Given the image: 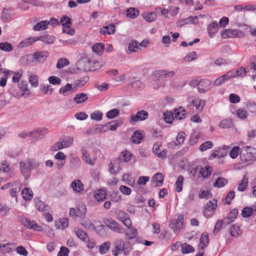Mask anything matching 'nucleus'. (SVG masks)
I'll return each mask as SVG.
<instances>
[{"label": "nucleus", "mask_w": 256, "mask_h": 256, "mask_svg": "<svg viewBox=\"0 0 256 256\" xmlns=\"http://www.w3.org/2000/svg\"><path fill=\"white\" fill-rule=\"evenodd\" d=\"M186 134L184 132H180L178 133L176 138V141L178 144H182L186 139Z\"/></svg>", "instance_id": "obj_62"}, {"label": "nucleus", "mask_w": 256, "mask_h": 256, "mask_svg": "<svg viewBox=\"0 0 256 256\" xmlns=\"http://www.w3.org/2000/svg\"><path fill=\"white\" fill-rule=\"evenodd\" d=\"M238 214V210L236 208L232 209L227 218H224V224H228L230 222L234 221V220L236 218L237 215Z\"/></svg>", "instance_id": "obj_19"}, {"label": "nucleus", "mask_w": 256, "mask_h": 256, "mask_svg": "<svg viewBox=\"0 0 256 256\" xmlns=\"http://www.w3.org/2000/svg\"><path fill=\"white\" fill-rule=\"evenodd\" d=\"M80 224L86 229L92 230L96 231L98 234H100V232L102 230H104L105 228L104 226L102 224H100L96 227L88 218L82 220L80 222Z\"/></svg>", "instance_id": "obj_7"}, {"label": "nucleus", "mask_w": 256, "mask_h": 256, "mask_svg": "<svg viewBox=\"0 0 256 256\" xmlns=\"http://www.w3.org/2000/svg\"><path fill=\"white\" fill-rule=\"evenodd\" d=\"M71 187L76 192L80 193L84 190V185L80 180H74L71 184Z\"/></svg>", "instance_id": "obj_22"}, {"label": "nucleus", "mask_w": 256, "mask_h": 256, "mask_svg": "<svg viewBox=\"0 0 256 256\" xmlns=\"http://www.w3.org/2000/svg\"><path fill=\"white\" fill-rule=\"evenodd\" d=\"M186 114V111L182 107H179L174 110V117L179 120L184 118Z\"/></svg>", "instance_id": "obj_26"}, {"label": "nucleus", "mask_w": 256, "mask_h": 256, "mask_svg": "<svg viewBox=\"0 0 256 256\" xmlns=\"http://www.w3.org/2000/svg\"><path fill=\"white\" fill-rule=\"evenodd\" d=\"M218 27L217 22H213L208 27V32L210 37L212 38L218 31Z\"/></svg>", "instance_id": "obj_24"}, {"label": "nucleus", "mask_w": 256, "mask_h": 256, "mask_svg": "<svg viewBox=\"0 0 256 256\" xmlns=\"http://www.w3.org/2000/svg\"><path fill=\"white\" fill-rule=\"evenodd\" d=\"M159 74L161 76H164V78H170L175 75L176 72L174 70L168 71L166 70H160Z\"/></svg>", "instance_id": "obj_63"}, {"label": "nucleus", "mask_w": 256, "mask_h": 256, "mask_svg": "<svg viewBox=\"0 0 256 256\" xmlns=\"http://www.w3.org/2000/svg\"><path fill=\"white\" fill-rule=\"evenodd\" d=\"M141 48L139 47L138 42L136 40H132L130 42L128 46V50L130 52H136L140 50Z\"/></svg>", "instance_id": "obj_42"}, {"label": "nucleus", "mask_w": 256, "mask_h": 256, "mask_svg": "<svg viewBox=\"0 0 256 256\" xmlns=\"http://www.w3.org/2000/svg\"><path fill=\"white\" fill-rule=\"evenodd\" d=\"M110 242H104L99 246V252L100 254H104L108 251L110 248Z\"/></svg>", "instance_id": "obj_52"}, {"label": "nucleus", "mask_w": 256, "mask_h": 256, "mask_svg": "<svg viewBox=\"0 0 256 256\" xmlns=\"http://www.w3.org/2000/svg\"><path fill=\"white\" fill-rule=\"evenodd\" d=\"M88 99V94L84 93L76 94L74 98V100L78 104L85 102Z\"/></svg>", "instance_id": "obj_29"}, {"label": "nucleus", "mask_w": 256, "mask_h": 256, "mask_svg": "<svg viewBox=\"0 0 256 256\" xmlns=\"http://www.w3.org/2000/svg\"><path fill=\"white\" fill-rule=\"evenodd\" d=\"M47 132L46 128H40L30 132V136L32 137L34 140H38L44 138Z\"/></svg>", "instance_id": "obj_10"}, {"label": "nucleus", "mask_w": 256, "mask_h": 256, "mask_svg": "<svg viewBox=\"0 0 256 256\" xmlns=\"http://www.w3.org/2000/svg\"><path fill=\"white\" fill-rule=\"evenodd\" d=\"M181 250L184 254H189L193 252L194 251V248L187 243H184L181 244Z\"/></svg>", "instance_id": "obj_37"}, {"label": "nucleus", "mask_w": 256, "mask_h": 256, "mask_svg": "<svg viewBox=\"0 0 256 256\" xmlns=\"http://www.w3.org/2000/svg\"><path fill=\"white\" fill-rule=\"evenodd\" d=\"M217 207V200L213 199L207 202L205 206V210L207 211L214 210Z\"/></svg>", "instance_id": "obj_47"}, {"label": "nucleus", "mask_w": 256, "mask_h": 256, "mask_svg": "<svg viewBox=\"0 0 256 256\" xmlns=\"http://www.w3.org/2000/svg\"><path fill=\"white\" fill-rule=\"evenodd\" d=\"M91 63L90 56L84 54L76 63V66L78 70L86 72L95 70L100 68V64L98 62H94V66H92Z\"/></svg>", "instance_id": "obj_1"}, {"label": "nucleus", "mask_w": 256, "mask_h": 256, "mask_svg": "<svg viewBox=\"0 0 256 256\" xmlns=\"http://www.w3.org/2000/svg\"><path fill=\"white\" fill-rule=\"evenodd\" d=\"M19 220L20 222L28 229L34 230L38 232L42 230V227L34 220H30L29 218L24 216H19Z\"/></svg>", "instance_id": "obj_3"}, {"label": "nucleus", "mask_w": 256, "mask_h": 256, "mask_svg": "<svg viewBox=\"0 0 256 256\" xmlns=\"http://www.w3.org/2000/svg\"><path fill=\"white\" fill-rule=\"evenodd\" d=\"M148 112L144 110H142L137 112L136 114L132 115L130 120L132 122L136 123L138 121H142L146 120L148 117Z\"/></svg>", "instance_id": "obj_13"}, {"label": "nucleus", "mask_w": 256, "mask_h": 256, "mask_svg": "<svg viewBox=\"0 0 256 256\" xmlns=\"http://www.w3.org/2000/svg\"><path fill=\"white\" fill-rule=\"evenodd\" d=\"M82 159L86 164L92 166L94 164L95 160L90 158L88 152L85 149L82 150Z\"/></svg>", "instance_id": "obj_33"}, {"label": "nucleus", "mask_w": 256, "mask_h": 256, "mask_svg": "<svg viewBox=\"0 0 256 256\" xmlns=\"http://www.w3.org/2000/svg\"><path fill=\"white\" fill-rule=\"evenodd\" d=\"M18 86L20 90H22V93L21 94V96H23L24 95H28L30 92V90L28 88L26 82L24 81H22L18 84Z\"/></svg>", "instance_id": "obj_39"}, {"label": "nucleus", "mask_w": 256, "mask_h": 256, "mask_svg": "<svg viewBox=\"0 0 256 256\" xmlns=\"http://www.w3.org/2000/svg\"><path fill=\"white\" fill-rule=\"evenodd\" d=\"M142 138V134L139 131L137 130L133 134L131 138V141L133 143L139 144L141 142Z\"/></svg>", "instance_id": "obj_32"}, {"label": "nucleus", "mask_w": 256, "mask_h": 256, "mask_svg": "<svg viewBox=\"0 0 256 256\" xmlns=\"http://www.w3.org/2000/svg\"><path fill=\"white\" fill-rule=\"evenodd\" d=\"M184 182V177L180 175L178 176L175 185H176V191L178 192H180L182 190V186Z\"/></svg>", "instance_id": "obj_44"}, {"label": "nucleus", "mask_w": 256, "mask_h": 256, "mask_svg": "<svg viewBox=\"0 0 256 256\" xmlns=\"http://www.w3.org/2000/svg\"><path fill=\"white\" fill-rule=\"evenodd\" d=\"M223 38H242L244 36V32L238 29H226L220 32Z\"/></svg>", "instance_id": "obj_4"}, {"label": "nucleus", "mask_w": 256, "mask_h": 256, "mask_svg": "<svg viewBox=\"0 0 256 256\" xmlns=\"http://www.w3.org/2000/svg\"><path fill=\"white\" fill-rule=\"evenodd\" d=\"M163 174L160 172H158L155 174L154 176L152 178V182L154 183H156V184L154 186H161L163 183Z\"/></svg>", "instance_id": "obj_27"}, {"label": "nucleus", "mask_w": 256, "mask_h": 256, "mask_svg": "<svg viewBox=\"0 0 256 256\" xmlns=\"http://www.w3.org/2000/svg\"><path fill=\"white\" fill-rule=\"evenodd\" d=\"M189 103L196 107V110L198 112H201L202 111L206 104L205 101L200 98L192 100L191 101H189Z\"/></svg>", "instance_id": "obj_14"}, {"label": "nucleus", "mask_w": 256, "mask_h": 256, "mask_svg": "<svg viewBox=\"0 0 256 256\" xmlns=\"http://www.w3.org/2000/svg\"><path fill=\"white\" fill-rule=\"evenodd\" d=\"M232 126V122L231 119L228 118L222 120L219 124L220 128H228Z\"/></svg>", "instance_id": "obj_49"}, {"label": "nucleus", "mask_w": 256, "mask_h": 256, "mask_svg": "<svg viewBox=\"0 0 256 256\" xmlns=\"http://www.w3.org/2000/svg\"><path fill=\"white\" fill-rule=\"evenodd\" d=\"M113 244L114 246V248L112 250V254L114 256H118L119 254H122L123 252H124V254L126 252L124 251V244L122 239L118 238L114 242Z\"/></svg>", "instance_id": "obj_8"}, {"label": "nucleus", "mask_w": 256, "mask_h": 256, "mask_svg": "<svg viewBox=\"0 0 256 256\" xmlns=\"http://www.w3.org/2000/svg\"><path fill=\"white\" fill-rule=\"evenodd\" d=\"M132 154L128 151L122 152L120 154L118 160H120V162L122 164V162H128L131 159Z\"/></svg>", "instance_id": "obj_28"}, {"label": "nucleus", "mask_w": 256, "mask_h": 256, "mask_svg": "<svg viewBox=\"0 0 256 256\" xmlns=\"http://www.w3.org/2000/svg\"><path fill=\"white\" fill-rule=\"evenodd\" d=\"M236 116L241 120H246L248 118L247 112L242 108H238L236 112Z\"/></svg>", "instance_id": "obj_55"}, {"label": "nucleus", "mask_w": 256, "mask_h": 256, "mask_svg": "<svg viewBox=\"0 0 256 256\" xmlns=\"http://www.w3.org/2000/svg\"><path fill=\"white\" fill-rule=\"evenodd\" d=\"M106 192L105 190L100 189L94 194V198L98 202L104 200L106 198Z\"/></svg>", "instance_id": "obj_31"}, {"label": "nucleus", "mask_w": 256, "mask_h": 256, "mask_svg": "<svg viewBox=\"0 0 256 256\" xmlns=\"http://www.w3.org/2000/svg\"><path fill=\"white\" fill-rule=\"evenodd\" d=\"M36 204V206L37 210L42 212L46 211H48V206L46 204L40 200L38 198H35L34 199Z\"/></svg>", "instance_id": "obj_21"}, {"label": "nucleus", "mask_w": 256, "mask_h": 256, "mask_svg": "<svg viewBox=\"0 0 256 256\" xmlns=\"http://www.w3.org/2000/svg\"><path fill=\"white\" fill-rule=\"evenodd\" d=\"M209 243L208 236V234L204 233L202 234L200 238L198 250H202L206 248Z\"/></svg>", "instance_id": "obj_17"}, {"label": "nucleus", "mask_w": 256, "mask_h": 256, "mask_svg": "<svg viewBox=\"0 0 256 256\" xmlns=\"http://www.w3.org/2000/svg\"><path fill=\"white\" fill-rule=\"evenodd\" d=\"M80 160L77 157H72L70 162V168L76 169L80 166Z\"/></svg>", "instance_id": "obj_38"}, {"label": "nucleus", "mask_w": 256, "mask_h": 256, "mask_svg": "<svg viewBox=\"0 0 256 256\" xmlns=\"http://www.w3.org/2000/svg\"><path fill=\"white\" fill-rule=\"evenodd\" d=\"M37 41L41 40L46 44H52L56 40L53 36L46 35L40 36H36Z\"/></svg>", "instance_id": "obj_25"}, {"label": "nucleus", "mask_w": 256, "mask_h": 256, "mask_svg": "<svg viewBox=\"0 0 256 256\" xmlns=\"http://www.w3.org/2000/svg\"><path fill=\"white\" fill-rule=\"evenodd\" d=\"M142 16L146 21L148 22L154 21L157 18V14L154 12H144L142 14Z\"/></svg>", "instance_id": "obj_23"}, {"label": "nucleus", "mask_w": 256, "mask_h": 256, "mask_svg": "<svg viewBox=\"0 0 256 256\" xmlns=\"http://www.w3.org/2000/svg\"><path fill=\"white\" fill-rule=\"evenodd\" d=\"M120 114V110L117 108H113L106 113V116L108 119H112L116 118Z\"/></svg>", "instance_id": "obj_51"}, {"label": "nucleus", "mask_w": 256, "mask_h": 256, "mask_svg": "<svg viewBox=\"0 0 256 256\" xmlns=\"http://www.w3.org/2000/svg\"><path fill=\"white\" fill-rule=\"evenodd\" d=\"M102 132V127L101 126H94L90 128L87 131L86 134L88 135H92L97 133Z\"/></svg>", "instance_id": "obj_46"}, {"label": "nucleus", "mask_w": 256, "mask_h": 256, "mask_svg": "<svg viewBox=\"0 0 256 256\" xmlns=\"http://www.w3.org/2000/svg\"><path fill=\"white\" fill-rule=\"evenodd\" d=\"M248 186V180L245 176L243 178L238 188V190L244 192Z\"/></svg>", "instance_id": "obj_56"}, {"label": "nucleus", "mask_w": 256, "mask_h": 256, "mask_svg": "<svg viewBox=\"0 0 256 256\" xmlns=\"http://www.w3.org/2000/svg\"><path fill=\"white\" fill-rule=\"evenodd\" d=\"M122 120H116L110 122V130L112 131L116 130L117 128L122 124Z\"/></svg>", "instance_id": "obj_53"}, {"label": "nucleus", "mask_w": 256, "mask_h": 256, "mask_svg": "<svg viewBox=\"0 0 256 256\" xmlns=\"http://www.w3.org/2000/svg\"><path fill=\"white\" fill-rule=\"evenodd\" d=\"M75 92L76 90V86H72V85L70 84H67L66 86L63 87H62L60 90L59 92L60 94H62L64 96H67V92L70 91Z\"/></svg>", "instance_id": "obj_30"}, {"label": "nucleus", "mask_w": 256, "mask_h": 256, "mask_svg": "<svg viewBox=\"0 0 256 256\" xmlns=\"http://www.w3.org/2000/svg\"><path fill=\"white\" fill-rule=\"evenodd\" d=\"M26 162L30 171L34 169L38 168L40 166L39 162L34 160H29Z\"/></svg>", "instance_id": "obj_64"}, {"label": "nucleus", "mask_w": 256, "mask_h": 256, "mask_svg": "<svg viewBox=\"0 0 256 256\" xmlns=\"http://www.w3.org/2000/svg\"><path fill=\"white\" fill-rule=\"evenodd\" d=\"M212 87V82L210 80L200 78L198 91L200 94H205L210 90Z\"/></svg>", "instance_id": "obj_9"}, {"label": "nucleus", "mask_w": 256, "mask_h": 256, "mask_svg": "<svg viewBox=\"0 0 256 256\" xmlns=\"http://www.w3.org/2000/svg\"><path fill=\"white\" fill-rule=\"evenodd\" d=\"M254 210L246 206L242 210V215L244 218H248L253 214Z\"/></svg>", "instance_id": "obj_57"}, {"label": "nucleus", "mask_w": 256, "mask_h": 256, "mask_svg": "<svg viewBox=\"0 0 256 256\" xmlns=\"http://www.w3.org/2000/svg\"><path fill=\"white\" fill-rule=\"evenodd\" d=\"M240 150L239 146H235L232 148L230 152V156L232 159L236 158L238 155L240 154Z\"/></svg>", "instance_id": "obj_59"}, {"label": "nucleus", "mask_w": 256, "mask_h": 256, "mask_svg": "<svg viewBox=\"0 0 256 256\" xmlns=\"http://www.w3.org/2000/svg\"><path fill=\"white\" fill-rule=\"evenodd\" d=\"M256 149L252 146H244L241 148L240 157L242 162L251 163L256 160Z\"/></svg>", "instance_id": "obj_2"}, {"label": "nucleus", "mask_w": 256, "mask_h": 256, "mask_svg": "<svg viewBox=\"0 0 256 256\" xmlns=\"http://www.w3.org/2000/svg\"><path fill=\"white\" fill-rule=\"evenodd\" d=\"M126 15L128 18L134 19L139 15V11L134 8H130L126 10Z\"/></svg>", "instance_id": "obj_35"}, {"label": "nucleus", "mask_w": 256, "mask_h": 256, "mask_svg": "<svg viewBox=\"0 0 256 256\" xmlns=\"http://www.w3.org/2000/svg\"><path fill=\"white\" fill-rule=\"evenodd\" d=\"M164 121L168 124L172 123L174 119L173 114L171 112H166L163 114Z\"/></svg>", "instance_id": "obj_60"}, {"label": "nucleus", "mask_w": 256, "mask_h": 256, "mask_svg": "<svg viewBox=\"0 0 256 256\" xmlns=\"http://www.w3.org/2000/svg\"><path fill=\"white\" fill-rule=\"evenodd\" d=\"M109 171L112 174H116L122 169V164L120 160H112L109 164Z\"/></svg>", "instance_id": "obj_11"}, {"label": "nucleus", "mask_w": 256, "mask_h": 256, "mask_svg": "<svg viewBox=\"0 0 256 256\" xmlns=\"http://www.w3.org/2000/svg\"><path fill=\"white\" fill-rule=\"evenodd\" d=\"M89 78L88 76H83L78 80L75 82L76 88L77 87H82L84 86L88 80Z\"/></svg>", "instance_id": "obj_54"}, {"label": "nucleus", "mask_w": 256, "mask_h": 256, "mask_svg": "<svg viewBox=\"0 0 256 256\" xmlns=\"http://www.w3.org/2000/svg\"><path fill=\"white\" fill-rule=\"evenodd\" d=\"M75 232L76 234V236L80 239L82 240L84 242H86L87 240H88V235L84 231L81 230H75Z\"/></svg>", "instance_id": "obj_45"}, {"label": "nucleus", "mask_w": 256, "mask_h": 256, "mask_svg": "<svg viewBox=\"0 0 256 256\" xmlns=\"http://www.w3.org/2000/svg\"><path fill=\"white\" fill-rule=\"evenodd\" d=\"M115 32L116 28L114 24H110L108 26H104L100 30V34L104 36L114 34Z\"/></svg>", "instance_id": "obj_15"}, {"label": "nucleus", "mask_w": 256, "mask_h": 256, "mask_svg": "<svg viewBox=\"0 0 256 256\" xmlns=\"http://www.w3.org/2000/svg\"><path fill=\"white\" fill-rule=\"evenodd\" d=\"M212 168L209 166H206L204 168L200 167L198 170V178L202 177L204 179L208 178L212 173Z\"/></svg>", "instance_id": "obj_16"}, {"label": "nucleus", "mask_w": 256, "mask_h": 256, "mask_svg": "<svg viewBox=\"0 0 256 256\" xmlns=\"http://www.w3.org/2000/svg\"><path fill=\"white\" fill-rule=\"evenodd\" d=\"M228 183L226 179L224 178H218L214 184V186L216 188H220L224 186Z\"/></svg>", "instance_id": "obj_50"}, {"label": "nucleus", "mask_w": 256, "mask_h": 256, "mask_svg": "<svg viewBox=\"0 0 256 256\" xmlns=\"http://www.w3.org/2000/svg\"><path fill=\"white\" fill-rule=\"evenodd\" d=\"M70 64L69 61L66 58H60L56 64V68L58 69H61L64 68L65 66L68 65Z\"/></svg>", "instance_id": "obj_58"}, {"label": "nucleus", "mask_w": 256, "mask_h": 256, "mask_svg": "<svg viewBox=\"0 0 256 256\" xmlns=\"http://www.w3.org/2000/svg\"><path fill=\"white\" fill-rule=\"evenodd\" d=\"M48 21L42 20L33 26V30L34 31H40L46 30L48 28Z\"/></svg>", "instance_id": "obj_36"}, {"label": "nucleus", "mask_w": 256, "mask_h": 256, "mask_svg": "<svg viewBox=\"0 0 256 256\" xmlns=\"http://www.w3.org/2000/svg\"><path fill=\"white\" fill-rule=\"evenodd\" d=\"M36 41V37H30L22 41L18 44V46L19 48H26L31 46Z\"/></svg>", "instance_id": "obj_18"}, {"label": "nucleus", "mask_w": 256, "mask_h": 256, "mask_svg": "<svg viewBox=\"0 0 256 256\" xmlns=\"http://www.w3.org/2000/svg\"><path fill=\"white\" fill-rule=\"evenodd\" d=\"M104 49V45L102 43H96L92 47V50L94 52L100 55Z\"/></svg>", "instance_id": "obj_43"}, {"label": "nucleus", "mask_w": 256, "mask_h": 256, "mask_svg": "<svg viewBox=\"0 0 256 256\" xmlns=\"http://www.w3.org/2000/svg\"><path fill=\"white\" fill-rule=\"evenodd\" d=\"M22 194L24 199L26 200H30L32 198L34 195L32 191L28 188H24L22 190Z\"/></svg>", "instance_id": "obj_40"}, {"label": "nucleus", "mask_w": 256, "mask_h": 256, "mask_svg": "<svg viewBox=\"0 0 256 256\" xmlns=\"http://www.w3.org/2000/svg\"><path fill=\"white\" fill-rule=\"evenodd\" d=\"M105 224L112 231L118 234H124V229L121 226L116 222L112 218H107L104 220Z\"/></svg>", "instance_id": "obj_5"}, {"label": "nucleus", "mask_w": 256, "mask_h": 256, "mask_svg": "<svg viewBox=\"0 0 256 256\" xmlns=\"http://www.w3.org/2000/svg\"><path fill=\"white\" fill-rule=\"evenodd\" d=\"M0 50L6 52H10L13 50L12 44L8 42H2L0 43Z\"/></svg>", "instance_id": "obj_48"}, {"label": "nucleus", "mask_w": 256, "mask_h": 256, "mask_svg": "<svg viewBox=\"0 0 256 256\" xmlns=\"http://www.w3.org/2000/svg\"><path fill=\"white\" fill-rule=\"evenodd\" d=\"M128 240H132L135 238L138 234L137 230L134 228L130 227L128 230L125 234Z\"/></svg>", "instance_id": "obj_41"}, {"label": "nucleus", "mask_w": 256, "mask_h": 256, "mask_svg": "<svg viewBox=\"0 0 256 256\" xmlns=\"http://www.w3.org/2000/svg\"><path fill=\"white\" fill-rule=\"evenodd\" d=\"M68 226V220L67 218H64L56 222V227L60 230H63L67 228Z\"/></svg>", "instance_id": "obj_34"}, {"label": "nucleus", "mask_w": 256, "mask_h": 256, "mask_svg": "<svg viewBox=\"0 0 256 256\" xmlns=\"http://www.w3.org/2000/svg\"><path fill=\"white\" fill-rule=\"evenodd\" d=\"M20 167L22 174L27 179L29 177L30 172V170L29 168L27 162H20Z\"/></svg>", "instance_id": "obj_20"}, {"label": "nucleus", "mask_w": 256, "mask_h": 256, "mask_svg": "<svg viewBox=\"0 0 256 256\" xmlns=\"http://www.w3.org/2000/svg\"><path fill=\"white\" fill-rule=\"evenodd\" d=\"M183 220L184 216L182 214H180L176 218L172 220L170 224V228L173 230L176 235L178 234L179 230L182 228Z\"/></svg>", "instance_id": "obj_6"}, {"label": "nucleus", "mask_w": 256, "mask_h": 256, "mask_svg": "<svg viewBox=\"0 0 256 256\" xmlns=\"http://www.w3.org/2000/svg\"><path fill=\"white\" fill-rule=\"evenodd\" d=\"M90 117L93 120L100 121L102 120V113L100 111H95L90 114Z\"/></svg>", "instance_id": "obj_61"}, {"label": "nucleus", "mask_w": 256, "mask_h": 256, "mask_svg": "<svg viewBox=\"0 0 256 256\" xmlns=\"http://www.w3.org/2000/svg\"><path fill=\"white\" fill-rule=\"evenodd\" d=\"M48 53L46 51H40L34 52L32 55V62H44L48 58Z\"/></svg>", "instance_id": "obj_12"}]
</instances>
